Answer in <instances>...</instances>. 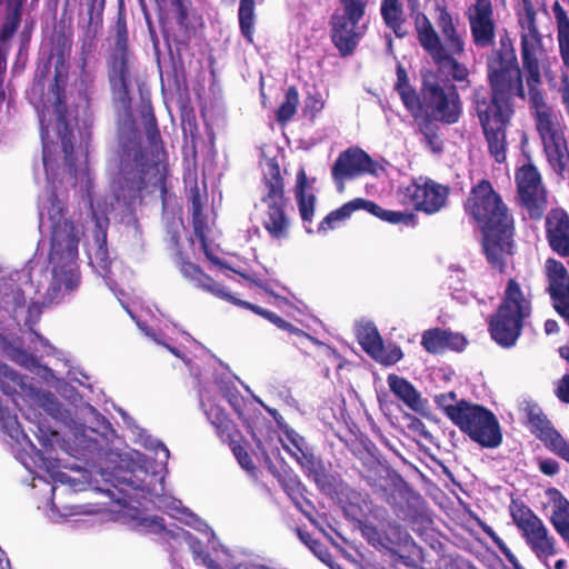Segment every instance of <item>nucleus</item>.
Here are the masks:
<instances>
[{
	"label": "nucleus",
	"instance_id": "3c124183",
	"mask_svg": "<svg viewBox=\"0 0 569 569\" xmlns=\"http://www.w3.org/2000/svg\"><path fill=\"white\" fill-rule=\"evenodd\" d=\"M191 216L198 217L203 213V203L200 189L197 184L190 188Z\"/></svg>",
	"mask_w": 569,
	"mask_h": 569
},
{
	"label": "nucleus",
	"instance_id": "864d4df0",
	"mask_svg": "<svg viewBox=\"0 0 569 569\" xmlns=\"http://www.w3.org/2000/svg\"><path fill=\"white\" fill-rule=\"evenodd\" d=\"M239 23L243 37L249 40V0H240Z\"/></svg>",
	"mask_w": 569,
	"mask_h": 569
},
{
	"label": "nucleus",
	"instance_id": "f3484780",
	"mask_svg": "<svg viewBox=\"0 0 569 569\" xmlns=\"http://www.w3.org/2000/svg\"><path fill=\"white\" fill-rule=\"evenodd\" d=\"M380 169L382 168L366 151L351 147L338 156L331 173L333 180L341 183L342 189L345 180L366 173L377 176Z\"/></svg>",
	"mask_w": 569,
	"mask_h": 569
},
{
	"label": "nucleus",
	"instance_id": "a878e982",
	"mask_svg": "<svg viewBox=\"0 0 569 569\" xmlns=\"http://www.w3.org/2000/svg\"><path fill=\"white\" fill-rule=\"evenodd\" d=\"M542 142L548 162L553 171L562 178H569V150L565 133Z\"/></svg>",
	"mask_w": 569,
	"mask_h": 569
},
{
	"label": "nucleus",
	"instance_id": "f704fd0d",
	"mask_svg": "<svg viewBox=\"0 0 569 569\" xmlns=\"http://www.w3.org/2000/svg\"><path fill=\"white\" fill-rule=\"evenodd\" d=\"M359 342L373 358L381 360L382 341L377 328L371 323L361 325L357 329Z\"/></svg>",
	"mask_w": 569,
	"mask_h": 569
},
{
	"label": "nucleus",
	"instance_id": "9d476101",
	"mask_svg": "<svg viewBox=\"0 0 569 569\" xmlns=\"http://www.w3.org/2000/svg\"><path fill=\"white\" fill-rule=\"evenodd\" d=\"M264 194L262 203L267 207L263 217V226L273 239L288 237L290 221L284 213L287 199L284 197L283 180L280 174L279 164L274 159H268L262 166Z\"/></svg>",
	"mask_w": 569,
	"mask_h": 569
},
{
	"label": "nucleus",
	"instance_id": "a18cd8bd",
	"mask_svg": "<svg viewBox=\"0 0 569 569\" xmlns=\"http://www.w3.org/2000/svg\"><path fill=\"white\" fill-rule=\"evenodd\" d=\"M397 91L408 111L412 116L417 117L421 111V103L416 91L411 87H406L405 84H402L400 90Z\"/></svg>",
	"mask_w": 569,
	"mask_h": 569
},
{
	"label": "nucleus",
	"instance_id": "ea45409f",
	"mask_svg": "<svg viewBox=\"0 0 569 569\" xmlns=\"http://www.w3.org/2000/svg\"><path fill=\"white\" fill-rule=\"evenodd\" d=\"M92 218L96 220V241L98 242V251L97 254L100 256L101 261L103 262V268L107 267L108 263V250H107V227L108 219H100L97 212L91 210Z\"/></svg>",
	"mask_w": 569,
	"mask_h": 569
},
{
	"label": "nucleus",
	"instance_id": "7ed1b4c3",
	"mask_svg": "<svg viewBox=\"0 0 569 569\" xmlns=\"http://www.w3.org/2000/svg\"><path fill=\"white\" fill-rule=\"evenodd\" d=\"M66 213V206L54 198L48 209L51 221L49 261L52 264V278L47 297L50 300L58 299L62 291L77 289L81 279L77 260L82 232L74 221L64 217Z\"/></svg>",
	"mask_w": 569,
	"mask_h": 569
},
{
	"label": "nucleus",
	"instance_id": "338daca9",
	"mask_svg": "<svg viewBox=\"0 0 569 569\" xmlns=\"http://www.w3.org/2000/svg\"><path fill=\"white\" fill-rule=\"evenodd\" d=\"M274 325L278 328L287 330V331H289L291 333H297V335L302 333V331L300 329L296 328L295 326H292L291 323L287 322L286 320H283L280 317H274Z\"/></svg>",
	"mask_w": 569,
	"mask_h": 569
},
{
	"label": "nucleus",
	"instance_id": "b1692460",
	"mask_svg": "<svg viewBox=\"0 0 569 569\" xmlns=\"http://www.w3.org/2000/svg\"><path fill=\"white\" fill-rule=\"evenodd\" d=\"M172 6L177 10V23L179 30L177 32L164 31L163 38L167 44L171 43L176 47V52L181 58V52L189 48L194 28L189 21V12L184 4V0H172Z\"/></svg>",
	"mask_w": 569,
	"mask_h": 569
},
{
	"label": "nucleus",
	"instance_id": "5fc2aeb1",
	"mask_svg": "<svg viewBox=\"0 0 569 569\" xmlns=\"http://www.w3.org/2000/svg\"><path fill=\"white\" fill-rule=\"evenodd\" d=\"M523 7H525V13L519 19V23H520V28H521V42L523 41V33L526 31L525 30V20H527V19H530V22L533 27L535 33H536L537 38L540 40L539 33H538V30H537L536 23H535V17H536L535 10L528 0H523Z\"/></svg>",
	"mask_w": 569,
	"mask_h": 569
},
{
	"label": "nucleus",
	"instance_id": "4c0bfd02",
	"mask_svg": "<svg viewBox=\"0 0 569 569\" xmlns=\"http://www.w3.org/2000/svg\"><path fill=\"white\" fill-rule=\"evenodd\" d=\"M435 401L452 422L467 403L465 400H457L456 393L452 391L436 396Z\"/></svg>",
	"mask_w": 569,
	"mask_h": 569
},
{
	"label": "nucleus",
	"instance_id": "de8ad7c7",
	"mask_svg": "<svg viewBox=\"0 0 569 569\" xmlns=\"http://www.w3.org/2000/svg\"><path fill=\"white\" fill-rule=\"evenodd\" d=\"M529 421L532 428V431L537 435V437L541 440L545 439V436L547 435L548 430H555L550 422L546 419L543 415L535 413L533 411H530L529 413Z\"/></svg>",
	"mask_w": 569,
	"mask_h": 569
},
{
	"label": "nucleus",
	"instance_id": "39448f33",
	"mask_svg": "<svg viewBox=\"0 0 569 569\" xmlns=\"http://www.w3.org/2000/svg\"><path fill=\"white\" fill-rule=\"evenodd\" d=\"M413 19L418 40L439 70L450 74L457 82H469L468 68L456 59V56L465 52V41L450 13L445 8H439L437 26L443 36V42L425 13L417 11Z\"/></svg>",
	"mask_w": 569,
	"mask_h": 569
},
{
	"label": "nucleus",
	"instance_id": "7c9ffc66",
	"mask_svg": "<svg viewBox=\"0 0 569 569\" xmlns=\"http://www.w3.org/2000/svg\"><path fill=\"white\" fill-rule=\"evenodd\" d=\"M284 449L298 461V463L310 472L316 471L315 456L308 450L305 439L295 431L286 433L283 440Z\"/></svg>",
	"mask_w": 569,
	"mask_h": 569
},
{
	"label": "nucleus",
	"instance_id": "e433bc0d",
	"mask_svg": "<svg viewBox=\"0 0 569 569\" xmlns=\"http://www.w3.org/2000/svg\"><path fill=\"white\" fill-rule=\"evenodd\" d=\"M7 13L0 30V40L6 41L18 30L21 22V12L23 6L6 4Z\"/></svg>",
	"mask_w": 569,
	"mask_h": 569
},
{
	"label": "nucleus",
	"instance_id": "1a4fd4ad",
	"mask_svg": "<svg viewBox=\"0 0 569 569\" xmlns=\"http://www.w3.org/2000/svg\"><path fill=\"white\" fill-rule=\"evenodd\" d=\"M488 79L491 87L490 108L507 104L512 107L511 99L517 96L525 99L521 70L513 50L509 52L493 51L487 61Z\"/></svg>",
	"mask_w": 569,
	"mask_h": 569
},
{
	"label": "nucleus",
	"instance_id": "412c9836",
	"mask_svg": "<svg viewBox=\"0 0 569 569\" xmlns=\"http://www.w3.org/2000/svg\"><path fill=\"white\" fill-rule=\"evenodd\" d=\"M331 39L342 56L353 52L359 40L366 32V27L356 19L333 12L330 19Z\"/></svg>",
	"mask_w": 569,
	"mask_h": 569
},
{
	"label": "nucleus",
	"instance_id": "aec40b11",
	"mask_svg": "<svg viewBox=\"0 0 569 569\" xmlns=\"http://www.w3.org/2000/svg\"><path fill=\"white\" fill-rule=\"evenodd\" d=\"M204 412L210 423L216 428L218 436L223 441H228L230 449L237 458L239 465L244 470H249V455L244 448L247 441L243 435H241L239 431L231 432V421L219 406L210 405L204 409Z\"/></svg>",
	"mask_w": 569,
	"mask_h": 569
},
{
	"label": "nucleus",
	"instance_id": "20e7f679",
	"mask_svg": "<svg viewBox=\"0 0 569 569\" xmlns=\"http://www.w3.org/2000/svg\"><path fill=\"white\" fill-rule=\"evenodd\" d=\"M119 174L120 196L133 202L140 193L151 184L160 191L163 206H166L167 169L160 168L159 162L150 163L146 151L141 147L139 131L131 127L119 136Z\"/></svg>",
	"mask_w": 569,
	"mask_h": 569
},
{
	"label": "nucleus",
	"instance_id": "603ef678",
	"mask_svg": "<svg viewBox=\"0 0 569 569\" xmlns=\"http://www.w3.org/2000/svg\"><path fill=\"white\" fill-rule=\"evenodd\" d=\"M182 537L188 541L189 547L194 556V560H201V563L203 565V556L209 553L203 552L201 541L184 530H182Z\"/></svg>",
	"mask_w": 569,
	"mask_h": 569
},
{
	"label": "nucleus",
	"instance_id": "473e14b6",
	"mask_svg": "<svg viewBox=\"0 0 569 569\" xmlns=\"http://www.w3.org/2000/svg\"><path fill=\"white\" fill-rule=\"evenodd\" d=\"M381 16L385 23L398 38L408 34V26L403 16L400 0H382Z\"/></svg>",
	"mask_w": 569,
	"mask_h": 569
},
{
	"label": "nucleus",
	"instance_id": "e2e57ef3",
	"mask_svg": "<svg viewBox=\"0 0 569 569\" xmlns=\"http://www.w3.org/2000/svg\"><path fill=\"white\" fill-rule=\"evenodd\" d=\"M499 550L505 555L508 561L513 566L515 569L521 568L522 566L519 563L517 557L511 552V550L507 547L505 542L500 545Z\"/></svg>",
	"mask_w": 569,
	"mask_h": 569
},
{
	"label": "nucleus",
	"instance_id": "dca6fc26",
	"mask_svg": "<svg viewBox=\"0 0 569 569\" xmlns=\"http://www.w3.org/2000/svg\"><path fill=\"white\" fill-rule=\"evenodd\" d=\"M403 194L415 209L432 214L446 206L449 189L433 180L419 178L403 188Z\"/></svg>",
	"mask_w": 569,
	"mask_h": 569
},
{
	"label": "nucleus",
	"instance_id": "393cba45",
	"mask_svg": "<svg viewBox=\"0 0 569 569\" xmlns=\"http://www.w3.org/2000/svg\"><path fill=\"white\" fill-rule=\"evenodd\" d=\"M546 496L552 509L550 522L569 543V500L556 488H549Z\"/></svg>",
	"mask_w": 569,
	"mask_h": 569
},
{
	"label": "nucleus",
	"instance_id": "bf43d9fd",
	"mask_svg": "<svg viewBox=\"0 0 569 569\" xmlns=\"http://www.w3.org/2000/svg\"><path fill=\"white\" fill-rule=\"evenodd\" d=\"M559 48L565 64L569 68V32L558 34Z\"/></svg>",
	"mask_w": 569,
	"mask_h": 569
},
{
	"label": "nucleus",
	"instance_id": "ddd939ff",
	"mask_svg": "<svg viewBox=\"0 0 569 569\" xmlns=\"http://www.w3.org/2000/svg\"><path fill=\"white\" fill-rule=\"evenodd\" d=\"M475 107L480 124L482 127L489 152L497 162L506 160V127L513 113L512 107L507 104L490 108L486 98L475 94Z\"/></svg>",
	"mask_w": 569,
	"mask_h": 569
},
{
	"label": "nucleus",
	"instance_id": "c756f323",
	"mask_svg": "<svg viewBox=\"0 0 569 569\" xmlns=\"http://www.w3.org/2000/svg\"><path fill=\"white\" fill-rule=\"evenodd\" d=\"M358 209H365L372 214L382 218V213L386 211L372 201L358 198L352 201L345 203L341 208L330 212L320 224V229L327 230L326 224L329 229L333 228L332 222L340 221L348 218L353 211Z\"/></svg>",
	"mask_w": 569,
	"mask_h": 569
},
{
	"label": "nucleus",
	"instance_id": "09e8293b",
	"mask_svg": "<svg viewBox=\"0 0 569 569\" xmlns=\"http://www.w3.org/2000/svg\"><path fill=\"white\" fill-rule=\"evenodd\" d=\"M0 427L2 431L9 435L11 438L18 437L19 422L17 416L11 415L7 408L0 412Z\"/></svg>",
	"mask_w": 569,
	"mask_h": 569
},
{
	"label": "nucleus",
	"instance_id": "0eeeda50",
	"mask_svg": "<svg viewBox=\"0 0 569 569\" xmlns=\"http://www.w3.org/2000/svg\"><path fill=\"white\" fill-rule=\"evenodd\" d=\"M107 74L111 92L124 110L131 109L132 52L129 47L127 18L119 12L114 23V43L107 58Z\"/></svg>",
	"mask_w": 569,
	"mask_h": 569
},
{
	"label": "nucleus",
	"instance_id": "72a5a7b5",
	"mask_svg": "<svg viewBox=\"0 0 569 569\" xmlns=\"http://www.w3.org/2000/svg\"><path fill=\"white\" fill-rule=\"evenodd\" d=\"M307 182L306 171L300 169L297 173L296 197L301 219L303 221H311L315 213L316 197L313 193L306 191Z\"/></svg>",
	"mask_w": 569,
	"mask_h": 569
},
{
	"label": "nucleus",
	"instance_id": "4be33fe9",
	"mask_svg": "<svg viewBox=\"0 0 569 569\" xmlns=\"http://www.w3.org/2000/svg\"><path fill=\"white\" fill-rule=\"evenodd\" d=\"M548 291L558 313L569 312V276L561 262L553 259L546 261Z\"/></svg>",
	"mask_w": 569,
	"mask_h": 569
},
{
	"label": "nucleus",
	"instance_id": "cd10ccee",
	"mask_svg": "<svg viewBox=\"0 0 569 569\" xmlns=\"http://www.w3.org/2000/svg\"><path fill=\"white\" fill-rule=\"evenodd\" d=\"M390 390L411 410L422 412L426 409V400L420 392L406 379L396 375L388 376Z\"/></svg>",
	"mask_w": 569,
	"mask_h": 569
},
{
	"label": "nucleus",
	"instance_id": "13d9d810",
	"mask_svg": "<svg viewBox=\"0 0 569 569\" xmlns=\"http://www.w3.org/2000/svg\"><path fill=\"white\" fill-rule=\"evenodd\" d=\"M203 566H206L208 569H249V567L246 565L229 566L226 563L222 566L213 560L210 555L203 556Z\"/></svg>",
	"mask_w": 569,
	"mask_h": 569
},
{
	"label": "nucleus",
	"instance_id": "2f4dec72",
	"mask_svg": "<svg viewBox=\"0 0 569 569\" xmlns=\"http://www.w3.org/2000/svg\"><path fill=\"white\" fill-rule=\"evenodd\" d=\"M422 346L429 352H440L446 347L461 348L465 346V339L446 330L432 329L422 336Z\"/></svg>",
	"mask_w": 569,
	"mask_h": 569
},
{
	"label": "nucleus",
	"instance_id": "49530a36",
	"mask_svg": "<svg viewBox=\"0 0 569 569\" xmlns=\"http://www.w3.org/2000/svg\"><path fill=\"white\" fill-rule=\"evenodd\" d=\"M278 480L292 500H296L301 496L302 485L295 475L286 472L284 475H280Z\"/></svg>",
	"mask_w": 569,
	"mask_h": 569
},
{
	"label": "nucleus",
	"instance_id": "6ab92c4d",
	"mask_svg": "<svg viewBox=\"0 0 569 569\" xmlns=\"http://www.w3.org/2000/svg\"><path fill=\"white\" fill-rule=\"evenodd\" d=\"M473 43L487 48L495 43L496 22L490 0H476L467 10Z\"/></svg>",
	"mask_w": 569,
	"mask_h": 569
},
{
	"label": "nucleus",
	"instance_id": "58836bf2",
	"mask_svg": "<svg viewBox=\"0 0 569 569\" xmlns=\"http://www.w3.org/2000/svg\"><path fill=\"white\" fill-rule=\"evenodd\" d=\"M144 132L149 144L158 149L162 144L161 133L158 128L157 118L151 107L142 111Z\"/></svg>",
	"mask_w": 569,
	"mask_h": 569
},
{
	"label": "nucleus",
	"instance_id": "a211bd4d",
	"mask_svg": "<svg viewBox=\"0 0 569 569\" xmlns=\"http://www.w3.org/2000/svg\"><path fill=\"white\" fill-rule=\"evenodd\" d=\"M176 264L181 274L189 281L193 282L197 288L210 292L211 295L229 301L232 305L249 309V301L232 296L220 283L214 281L212 277L207 274L198 264L191 262L180 250L177 252Z\"/></svg>",
	"mask_w": 569,
	"mask_h": 569
},
{
	"label": "nucleus",
	"instance_id": "2eb2a0df",
	"mask_svg": "<svg viewBox=\"0 0 569 569\" xmlns=\"http://www.w3.org/2000/svg\"><path fill=\"white\" fill-rule=\"evenodd\" d=\"M519 199L529 216L539 219L546 209L547 196L537 168L525 164L516 173Z\"/></svg>",
	"mask_w": 569,
	"mask_h": 569
},
{
	"label": "nucleus",
	"instance_id": "69168bd1",
	"mask_svg": "<svg viewBox=\"0 0 569 569\" xmlns=\"http://www.w3.org/2000/svg\"><path fill=\"white\" fill-rule=\"evenodd\" d=\"M13 352H14V355L12 356V359L16 362L23 365V366H26L30 360L33 359V357L29 352H27L22 349H19V348L14 349Z\"/></svg>",
	"mask_w": 569,
	"mask_h": 569
},
{
	"label": "nucleus",
	"instance_id": "0e129e2a",
	"mask_svg": "<svg viewBox=\"0 0 569 569\" xmlns=\"http://www.w3.org/2000/svg\"><path fill=\"white\" fill-rule=\"evenodd\" d=\"M499 550L505 555L508 561L513 566L515 569L521 568L522 566L519 563L517 557L511 552V550L507 547L505 542L500 545Z\"/></svg>",
	"mask_w": 569,
	"mask_h": 569
},
{
	"label": "nucleus",
	"instance_id": "4d7b16f0",
	"mask_svg": "<svg viewBox=\"0 0 569 569\" xmlns=\"http://www.w3.org/2000/svg\"><path fill=\"white\" fill-rule=\"evenodd\" d=\"M381 219L391 223H408L411 220V214L400 211L386 210L382 213Z\"/></svg>",
	"mask_w": 569,
	"mask_h": 569
},
{
	"label": "nucleus",
	"instance_id": "423d86ee",
	"mask_svg": "<svg viewBox=\"0 0 569 569\" xmlns=\"http://www.w3.org/2000/svg\"><path fill=\"white\" fill-rule=\"evenodd\" d=\"M522 41V66L527 73L526 82L529 89L530 102L535 112L536 124L542 141L563 133L561 116L543 101L538 86L541 83L539 56L541 40L535 33L530 19L525 20Z\"/></svg>",
	"mask_w": 569,
	"mask_h": 569
},
{
	"label": "nucleus",
	"instance_id": "9b49d317",
	"mask_svg": "<svg viewBox=\"0 0 569 569\" xmlns=\"http://www.w3.org/2000/svg\"><path fill=\"white\" fill-rule=\"evenodd\" d=\"M422 92L436 120L448 124L459 121L462 102L455 84L437 73L426 72L422 76Z\"/></svg>",
	"mask_w": 569,
	"mask_h": 569
},
{
	"label": "nucleus",
	"instance_id": "f03ea898",
	"mask_svg": "<svg viewBox=\"0 0 569 569\" xmlns=\"http://www.w3.org/2000/svg\"><path fill=\"white\" fill-rule=\"evenodd\" d=\"M466 210L482 230L483 249L489 262L502 269L513 248V222L507 207L492 186L482 180L472 188Z\"/></svg>",
	"mask_w": 569,
	"mask_h": 569
},
{
	"label": "nucleus",
	"instance_id": "f8f14e48",
	"mask_svg": "<svg viewBox=\"0 0 569 569\" xmlns=\"http://www.w3.org/2000/svg\"><path fill=\"white\" fill-rule=\"evenodd\" d=\"M510 515L518 529L530 547L531 551L541 561L557 553V542L549 533L543 521L525 503L512 500L509 507Z\"/></svg>",
	"mask_w": 569,
	"mask_h": 569
},
{
	"label": "nucleus",
	"instance_id": "c9c22d12",
	"mask_svg": "<svg viewBox=\"0 0 569 569\" xmlns=\"http://www.w3.org/2000/svg\"><path fill=\"white\" fill-rule=\"evenodd\" d=\"M0 389L11 398L26 390L24 377L6 363L0 362Z\"/></svg>",
	"mask_w": 569,
	"mask_h": 569
},
{
	"label": "nucleus",
	"instance_id": "774afa93",
	"mask_svg": "<svg viewBox=\"0 0 569 569\" xmlns=\"http://www.w3.org/2000/svg\"><path fill=\"white\" fill-rule=\"evenodd\" d=\"M319 559H320L322 562L327 563L331 569H341V567H340L339 565H335V563L332 562V557H331V555L328 552V550H327V549H326L325 551H321V552H320V557H319Z\"/></svg>",
	"mask_w": 569,
	"mask_h": 569
},
{
	"label": "nucleus",
	"instance_id": "052dcab7",
	"mask_svg": "<svg viewBox=\"0 0 569 569\" xmlns=\"http://www.w3.org/2000/svg\"><path fill=\"white\" fill-rule=\"evenodd\" d=\"M539 467L540 470L547 476H553L559 471V463L552 459L541 460Z\"/></svg>",
	"mask_w": 569,
	"mask_h": 569
},
{
	"label": "nucleus",
	"instance_id": "8fccbe9b",
	"mask_svg": "<svg viewBox=\"0 0 569 569\" xmlns=\"http://www.w3.org/2000/svg\"><path fill=\"white\" fill-rule=\"evenodd\" d=\"M325 100L320 94H309L305 100L303 111L306 114L315 119L317 114L323 109Z\"/></svg>",
	"mask_w": 569,
	"mask_h": 569
},
{
	"label": "nucleus",
	"instance_id": "37998d69",
	"mask_svg": "<svg viewBox=\"0 0 569 569\" xmlns=\"http://www.w3.org/2000/svg\"><path fill=\"white\" fill-rule=\"evenodd\" d=\"M340 7L335 12L361 22L366 14L367 0H339Z\"/></svg>",
	"mask_w": 569,
	"mask_h": 569
},
{
	"label": "nucleus",
	"instance_id": "f257e3e1",
	"mask_svg": "<svg viewBox=\"0 0 569 569\" xmlns=\"http://www.w3.org/2000/svg\"><path fill=\"white\" fill-rule=\"evenodd\" d=\"M64 61L60 56L54 64V74L48 86L47 93L46 78L50 71V62L38 69L32 84L28 91L30 102L37 108L40 122V137L42 142V163L47 176H54L58 168L59 150L58 143L50 141V119H47L49 106L56 120L57 134L61 141L63 160L69 170L77 171L74 156L73 120L67 102V72L63 71Z\"/></svg>",
	"mask_w": 569,
	"mask_h": 569
},
{
	"label": "nucleus",
	"instance_id": "6e6d98bb",
	"mask_svg": "<svg viewBox=\"0 0 569 569\" xmlns=\"http://www.w3.org/2000/svg\"><path fill=\"white\" fill-rule=\"evenodd\" d=\"M552 11L555 13V17H556V20L558 23V29H559L558 34L568 33L569 32V19L567 17L565 10L561 8V6L558 2H556L552 7Z\"/></svg>",
	"mask_w": 569,
	"mask_h": 569
},
{
	"label": "nucleus",
	"instance_id": "bb28decb",
	"mask_svg": "<svg viewBox=\"0 0 569 569\" xmlns=\"http://www.w3.org/2000/svg\"><path fill=\"white\" fill-rule=\"evenodd\" d=\"M106 0H87L88 20L82 26V47L92 48L103 28Z\"/></svg>",
	"mask_w": 569,
	"mask_h": 569
},
{
	"label": "nucleus",
	"instance_id": "6e6552de",
	"mask_svg": "<svg viewBox=\"0 0 569 569\" xmlns=\"http://www.w3.org/2000/svg\"><path fill=\"white\" fill-rule=\"evenodd\" d=\"M531 313V301L515 279H509L502 302L490 322L491 336L502 347L516 343L522 321Z\"/></svg>",
	"mask_w": 569,
	"mask_h": 569
},
{
	"label": "nucleus",
	"instance_id": "5701e85b",
	"mask_svg": "<svg viewBox=\"0 0 569 569\" xmlns=\"http://www.w3.org/2000/svg\"><path fill=\"white\" fill-rule=\"evenodd\" d=\"M547 237L550 247L561 257H569V216L561 209L547 217Z\"/></svg>",
	"mask_w": 569,
	"mask_h": 569
},
{
	"label": "nucleus",
	"instance_id": "79ce46f5",
	"mask_svg": "<svg viewBox=\"0 0 569 569\" xmlns=\"http://www.w3.org/2000/svg\"><path fill=\"white\" fill-rule=\"evenodd\" d=\"M542 441L552 452L569 462V442L557 430H548Z\"/></svg>",
	"mask_w": 569,
	"mask_h": 569
},
{
	"label": "nucleus",
	"instance_id": "a19ab883",
	"mask_svg": "<svg viewBox=\"0 0 569 569\" xmlns=\"http://www.w3.org/2000/svg\"><path fill=\"white\" fill-rule=\"evenodd\" d=\"M299 94L295 87H290L284 97V101L278 109L277 118L279 122L289 121L297 111Z\"/></svg>",
	"mask_w": 569,
	"mask_h": 569
},
{
	"label": "nucleus",
	"instance_id": "680f3d73",
	"mask_svg": "<svg viewBox=\"0 0 569 569\" xmlns=\"http://www.w3.org/2000/svg\"><path fill=\"white\" fill-rule=\"evenodd\" d=\"M557 395L562 401L569 402V375L563 376L560 380Z\"/></svg>",
	"mask_w": 569,
	"mask_h": 569
},
{
	"label": "nucleus",
	"instance_id": "c03bdc74",
	"mask_svg": "<svg viewBox=\"0 0 569 569\" xmlns=\"http://www.w3.org/2000/svg\"><path fill=\"white\" fill-rule=\"evenodd\" d=\"M227 400L232 407L239 419L242 421L243 427L249 431V407L246 398L239 391L228 390Z\"/></svg>",
	"mask_w": 569,
	"mask_h": 569
},
{
	"label": "nucleus",
	"instance_id": "c85d7f7f",
	"mask_svg": "<svg viewBox=\"0 0 569 569\" xmlns=\"http://www.w3.org/2000/svg\"><path fill=\"white\" fill-rule=\"evenodd\" d=\"M192 230L201 244L206 258L216 266L227 267L213 252L211 247L214 241L213 223L208 221V217L204 213L192 218Z\"/></svg>",
	"mask_w": 569,
	"mask_h": 569
},
{
	"label": "nucleus",
	"instance_id": "4468645a",
	"mask_svg": "<svg viewBox=\"0 0 569 569\" xmlns=\"http://www.w3.org/2000/svg\"><path fill=\"white\" fill-rule=\"evenodd\" d=\"M453 423L483 447L496 448L501 443L499 422L495 415L482 406L467 402Z\"/></svg>",
	"mask_w": 569,
	"mask_h": 569
}]
</instances>
